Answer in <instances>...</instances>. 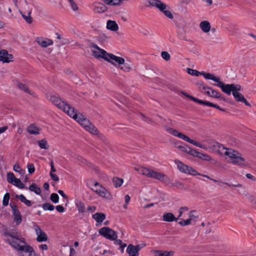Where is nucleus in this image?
<instances>
[{"mask_svg": "<svg viewBox=\"0 0 256 256\" xmlns=\"http://www.w3.org/2000/svg\"><path fill=\"white\" fill-rule=\"evenodd\" d=\"M48 100L58 108L62 110L70 116L76 120L84 129L94 134H98V130L95 126L81 114H78L74 108L70 106L57 96L50 95Z\"/></svg>", "mask_w": 256, "mask_h": 256, "instance_id": "nucleus-1", "label": "nucleus"}, {"mask_svg": "<svg viewBox=\"0 0 256 256\" xmlns=\"http://www.w3.org/2000/svg\"><path fill=\"white\" fill-rule=\"evenodd\" d=\"M134 170L140 174L145 176L148 178H154L156 180L162 181L167 184H171L172 186H176L179 188H184V186L182 183L178 181L172 182L170 178L162 173L156 172L144 166L136 167Z\"/></svg>", "mask_w": 256, "mask_h": 256, "instance_id": "nucleus-2", "label": "nucleus"}, {"mask_svg": "<svg viewBox=\"0 0 256 256\" xmlns=\"http://www.w3.org/2000/svg\"><path fill=\"white\" fill-rule=\"evenodd\" d=\"M218 150L221 154L228 156L230 162L240 166L246 165V160L238 152L231 148H226L220 144H217Z\"/></svg>", "mask_w": 256, "mask_h": 256, "instance_id": "nucleus-3", "label": "nucleus"}, {"mask_svg": "<svg viewBox=\"0 0 256 256\" xmlns=\"http://www.w3.org/2000/svg\"><path fill=\"white\" fill-rule=\"evenodd\" d=\"M212 80L216 83V84L218 87L221 88L222 90L228 95H230L231 92L233 94L234 91H240L241 90V86L240 84H224L220 81V78L213 76Z\"/></svg>", "mask_w": 256, "mask_h": 256, "instance_id": "nucleus-4", "label": "nucleus"}, {"mask_svg": "<svg viewBox=\"0 0 256 256\" xmlns=\"http://www.w3.org/2000/svg\"><path fill=\"white\" fill-rule=\"evenodd\" d=\"M3 235L4 240L18 251L26 243L24 238H19L9 232H4Z\"/></svg>", "mask_w": 256, "mask_h": 256, "instance_id": "nucleus-5", "label": "nucleus"}, {"mask_svg": "<svg viewBox=\"0 0 256 256\" xmlns=\"http://www.w3.org/2000/svg\"><path fill=\"white\" fill-rule=\"evenodd\" d=\"M148 2L152 6L158 9L159 10L164 13L167 18L170 19H172L174 18V16L170 11L166 10L168 6L160 0H148Z\"/></svg>", "mask_w": 256, "mask_h": 256, "instance_id": "nucleus-6", "label": "nucleus"}, {"mask_svg": "<svg viewBox=\"0 0 256 256\" xmlns=\"http://www.w3.org/2000/svg\"><path fill=\"white\" fill-rule=\"evenodd\" d=\"M167 132H169L170 134H172L173 136H177V137L185 140L186 142H188L190 144H194L195 146H196L198 147H199V148H202L204 149L206 148V147L205 146L202 145V144H200V143L190 138L188 136L184 135V134H182L181 132H178L176 130L173 129L172 128H169L167 130Z\"/></svg>", "mask_w": 256, "mask_h": 256, "instance_id": "nucleus-7", "label": "nucleus"}, {"mask_svg": "<svg viewBox=\"0 0 256 256\" xmlns=\"http://www.w3.org/2000/svg\"><path fill=\"white\" fill-rule=\"evenodd\" d=\"M90 189L100 196L106 199H110L111 194L108 190L98 182H95Z\"/></svg>", "mask_w": 256, "mask_h": 256, "instance_id": "nucleus-8", "label": "nucleus"}, {"mask_svg": "<svg viewBox=\"0 0 256 256\" xmlns=\"http://www.w3.org/2000/svg\"><path fill=\"white\" fill-rule=\"evenodd\" d=\"M174 163L176 164L178 170L182 173L192 176H197L198 174V172L196 170L188 165L184 164L178 160H176Z\"/></svg>", "mask_w": 256, "mask_h": 256, "instance_id": "nucleus-9", "label": "nucleus"}, {"mask_svg": "<svg viewBox=\"0 0 256 256\" xmlns=\"http://www.w3.org/2000/svg\"><path fill=\"white\" fill-rule=\"evenodd\" d=\"M91 52L92 56L96 58L108 59L106 56L108 52L104 50L99 48L96 44L92 43L90 45Z\"/></svg>", "mask_w": 256, "mask_h": 256, "instance_id": "nucleus-10", "label": "nucleus"}, {"mask_svg": "<svg viewBox=\"0 0 256 256\" xmlns=\"http://www.w3.org/2000/svg\"><path fill=\"white\" fill-rule=\"evenodd\" d=\"M98 232L100 235L110 240L118 238L116 232L108 227H102L99 230Z\"/></svg>", "mask_w": 256, "mask_h": 256, "instance_id": "nucleus-11", "label": "nucleus"}, {"mask_svg": "<svg viewBox=\"0 0 256 256\" xmlns=\"http://www.w3.org/2000/svg\"><path fill=\"white\" fill-rule=\"evenodd\" d=\"M32 228L37 236V238H36V241L39 242H46L48 240V237L46 234L36 222H32Z\"/></svg>", "mask_w": 256, "mask_h": 256, "instance_id": "nucleus-12", "label": "nucleus"}, {"mask_svg": "<svg viewBox=\"0 0 256 256\" xmlns=\"http://www.w3.org/2000/svg\"><path fill=\"white\" fill-rule=\"evenodd\" d=\"M108 59H106L105 60L110 62L112 65L116 66L118 65H122L124 62V59L122 57L118 56L112 54H108L106 56Z\"/></svg>", "mask_w": 256, "mask_h": 256, "instance_id": "nucleus-13", "label": "nucleus"}, {"mask_svg": "<svg viewBox=\"0 0 256 256\" xmlns=\"http://www.w3.org/2000/svg\"><path fill=\"white\" fill-rule=\"evenodd\" d=\"M10 208L12 210V214L14 216V221L16 225H20L22 222V216L18 210L16 204H10Z\"/></svg>", "mask_w": 256, "mask_h": 256, "instance_id": "nucleus-14", "label": "nucleus"}, {"mask_svg": "<svg viewBox=\"0 0 256 256\" xmlns=\"http://www.w3.org/2000/svg\"><path fill=\"white\" fill-rule=\"evenodd\" d=\"M18 252L21 256H36L33 248L26 243Z\"/></svg>", "mask_w": 256, "mask_h": 256, "instance_id": "nucleus-15", "label": "nucleus"}, {"mask_svg": "<svg viewBox=\"0 0 256 256\" xmlns=\"http://www.w3.org/2000/svg\"><path fill=\"white\" fill-rule=\"evenodd\" d=\"M187 72L192 76H202L206 80H212L213 74L208 72H200L196 70H193L190 68H188L186 70Z\"/></svg>", "mask_w": 256, "mask_h": 256, "instance_id": "nucleus-16", "label": "nucleus"}, {"mask_svg": "<svg viewBox=\"0 0 256 256\" xmlns=\"http://www.w3.org/2000/svg\"><path fill=\"white\" fill-rule=\"evenodd\" d=\"M13 56L8 54V52L5 50H0V61L3 63H8L12 61Z\"/></svg>", "mask_w": 256, "mask_h": 256, "instance_id": "nucleus-17", "label": "nucleus"}, {"mask_svg": "<svg viewBox=\"0 0 256 256\" xmlns=\"http://www.w3.org/2000/svg\"><path fill=\"white\" fill-rule=\"evenodd\" d=\"M36 41L42 48H46L53 44L52 40L42 38H37Z\"/></svg>", "mask_w": 256, "mask_h": 256, "instance_id": "nucleus-18", "label": "nucleus"}, {"mask_svg": "<svg viewBox=\"0 0 256 256\" xmlns=\"http://www.w3.org/2000/svg\"><path fill=\"white\" fill-rule=\"evenodd\" d=\"M232 95L236 101L243 102L246 106H250V104L246 100L242 94L238 92V91H234Z\"/></svg>", "mask_w": 256, "mask_h": 256, "instance_id": "nucleus-19", "label": "nucleus"}, {"mask_svg": "<svg viewBox=\"0 0 256 256\" xmlns=\"http://www.w3.org/2000/svg\"><path fill=\"white\" fill-rule=\"evenodd\" d=\"M208 88L206 89V90H204V93L214 98H220L221 94L218 91L208 86Z\"/></svg>", "mask_w": 256, "mask_h": 256, "instance_id": "nucleus-20", "label": "nucleus"}, {"mask_svg": "<svg viewBox=\"0 0 256 256\" xmlns=\"http://www.w3.org/2000/svg\"><path fill=\"white\" fill-rule=\"evenodd\" d=\"M107 8L104 4L101 2H96L94 4V11L96 13H102L106 12Z\"/></svg>", "mask_w": 256, "mask_h": 256, "instance_id": "nucleus-21", "label": "nucleus"}, {"mask_svg": "<svg viewBox=\"0 0 256 256\" xmlns=\"http://www.w3.org/2000/svg\"><path fill=\"white\" fill-rule=\"evenodd\" d=\"M178 218H176L175 216L171 212L164 213L162 216V220L166 222H176Z\"/></svg>", "mask_w": 256, "mask_h": 256, "instance_id": "nucleus-22", "label": "nucleus"}, {"mask_svg": "<svg viewBox=\"0 0 256 256\" xmlns=\"http://www.w3.org/2000/svg\"><path fill=\"white\" fill-rule=\"evenodd\" d=\"M200 27L204 32H208L211 28L210 22L207 20H204L200 22Z\"/></svg>", "mask_w": 256, "mask_h": 256, "instance_id": "nucleus-23", "label": "nucleus"}, {"mask_svg": "<svg viewBox=\"0 0 256 256\" xmlns=\"http://www.w3.org/2000/svg\"><path fill=\"white\" fill-rule=\"evenodd\" d=\"M106 28L112 31L116 32L118 30V26L115 21L108 20L106 23Z\"/></svg>", "mask_w": 256, "mask_h": 256, "instance_id": "nucleus-24", "label": "nucleus"}, {"mask_svg": "<svg viewBox=\"0 0 256 256\" xmlns=\"http://www.w3.org/2000/svg\"><path fill=\"white\" fill-rule=\"evenodd\" d=\"M92 218L98 223H102L106 218V214L104 213L97 212L92 216Z\"/></svg>", "mask_w": 256, "mask_h": 256, "instance_id": "nucleus-25", "label": "nucleus"}, {"mask_svg": "<svg viewBox=\"0 0 256 256\" xmlns=\"http://www.w3.org/2000/svg\"><path fill=\"white\" fill-rule=\"evenodd\" d=\"M210 180H212L215 182H218V185L220 186H222V184H226L230 188L234 187V188H241L242 186V184L239 183H237L236 184H230L226 182H223L222 181L218 180L212 178Z\"/></svg>", "mask_w": 256, "mask_h": 256, "instance_id": "nucleus-26", "label": "nucleus"}, {"mask_svg": "<svg viewBox=\"0 0 256 256\" xmlns=\"http://www.w3.org/2000/svg\"><path fill=\"white\" fill-rule=\"evenodd\" d=\"M40 128L37 127L34 124H32L28 128L27 130L30 134L37 135L39 134Z\"/></svg>", "mask_w": 256, "mask_h": 256, "instance_id": "nucleus-27", "label": "nucleus"}, {"mask_svg": "<svg viewBox=\"0 0 256 256\" xmlns=\"http://www.w3.org/2000/svg\"><path fill=\"white\" fill-rule=\"evenodd\" d=\"M197 102L200 104H204V105H206V106H209L210 107H213V108H216L221 111H224V109L220 108L218 105L214 104L212 102H210L208 101H204V100H200L198 99Z\"/></svg>", "mask_w": 256, "mask_h": 256, "instance_id": "nucleus-28", "label": "nucleus"}, {"mask_svg": "<svg viewBox=\"0 0 256 256\" xmlns=\"http://www.w3.org/2000/svg\"><path fill=\"white\" fill-rule=\"evenodd\" d=\"M14 197L20 200L21 202H23L27 206H32V202L30 200H27L23 194H15Z\"/></svg>", "mask_w": 256, "mask_h": 256, "instance_id": "nucleus-29", "label": "nucleus"}, {"mask_svg": "<svg viewBox=\"0 0 256 256\" xmlns=\"http://www.w3.org/2000/svg\"><path fill=\"white\" fill-rule=\"evenodd\" d=\"M18 86L19 88L24 90V92L28 93V94L32 96H35L34 93L33 92L31 91L27 86L25 84L19 83L18 84Z\"/></svg>", "mask_w": 256, "mask_h": 256, "instance_id": "nucleus-30", "label": "nucleus"}, {"mask_svg": "<svg viewBox=\"0 0 256 256\" xmlns=\"http://www.w3.org/2000/svg\"><path fill=\"white\" fill-rule=\"evenodd\" d=\"M126 252L128 253L129 256H138V254L134 248V246L132 244L128 246Z\"/></svg>", "mask_w": 256, "mask_h": 256, "instance_id": "nucleus-31", "label": "nucleus"}, {"mask_svg": "<svg viewBox=\"0 0 256 256\" xmlns=\"http://www.w3.org/2000/svg\"><path fill=\"white\" fill-rule=\"evenodd\" d=\"M31 12V10L28 11L27 14H25L22 13V12H20V13L22 14V18L24 19L26 22L29 24H32V18L30 16Z\"/></svg>", "mask_w": 256, "mask_h": 256, "instance_id": "nucleus-32", "label": "nucleus"}, {"mask_svg": "<svg viewBox=\"0 0 256 256\" xmlns=\"http://www.w3.org/2000/svg\"><path fill=\"white\" fill-rule=\"evenodd\" d=\"M174 252L172 251L156 250L155 252L154 256H172Z\"/></svg>", "mask_w": 256, "mask_h": 256, "instance_id": "nucleus-33", "label": "nucleus"}, {"mask_svg": "<svg viewBox=\"0 0 256 256\" xmlns=\"http://www.w3.org/2000/svg\"><path fill=\"white\" fill-rule=\"evenodd\" d=\"M76 206L80 213H84L85 212L86 206L82 202L80 201L76 202Z\"/></svg>", "mask_w": 256, "mask_h": 256, "instance_id": "nucleus-34", "label": "nucleus"}, {"mask_svg": "<svg viewBox=\"0 0 256 256\" xmlns=\"http://www.w3.org/2000/svg\"><path fill=\"white\" fill-rule=\"evenodd\" d=\"M28 189L34 192L36 194H41V189L40 188L36 186L35 184H32L30 186Z\"/></svg>", "mask_w": 256, "mask_h": 256, "instance_id": "nucleus-35", "label": "nucleus"}, {"mask_svg": "<svg viewBox=\"0 0 256 256\" xmlns=\"http://www.w3.org/2000/svg\"><path fill=\"white\" fill-rule=\"evenodd\" d=\"M112 182L114 183V185L116 188H118L120 186L123 182L124 180L122 178H119L118 177H114L112 179Z\"/></svg>", "mask_w": 256, "mask_h": 256, "instance_id": "nucleus-36", "label": "nucleus"}, {"mask_svg": "<svg viewBox=\"0 0 256 256\" xmlns=\"http://www.w3.org/2000/svg\"><path fill=\"white\" fill-rule=\"evenodd\" d=\"M122 66H120V69L124 72H128L132 70V64L124 62V64H122Z\"/></svg>", "mask_w": 256, "mask_h": 256, "instance_id": "nucleus-37", "label": "nucleus"}, {"mask_svg": "<svg viewBox=\"0 0 256 256\" xmlns=\"http://www.w3.org/2000/svg\"><path fill=\"white\" fill-rule=\"evenodd\" d=\"M196 85L198 86L200 90L203 92H204V90H206V89L208 88V86L206 85L203 82L200 81V80L198 81L196 83Z\"/></svg>", "mask_w": 256, "mask_h": 256, "instance_id": "nucleus-38", "label": "nucleus"}, {"mask_svg": "<svg viewBox=\"0 0 256 256\" xmlns=\"http://www.w3.org/2000/svg\"><path fill=\"white\" fill-rule=\"evenodd\" d=\"M38 144L39 146L42 149L47 150L49 148V146L48 144V142L45 139H42V140H39L38 142Z\"/></svg>", "mask_w": 256, "mask_h": 256, "instance_id": "nucleus-39", "label": "nucleus"}, {"mask_svg": "<svg viewBox=\"0 0 256 256\" xmlns=\"http://www.w3.org/2000/svg\"><path fill=\"white\" fill-rule=\"evenodd\" d=\"M39 206H42L44 210L52 211L54 209V206L49 203H44L42 205H40Z\"/></svg>", "mask_w": 256, "mask_h": 256, "instance_id": "nucleus-40", "label": "nucleus"}, {"mask_svg": "<svg viewBox=\"0 0 256 256\" xmlns=\"http://www.w3.org/2000/svg\"><path fill=\"white\" fill-rule=\"evenodd\" d=\"M13 170L14 172H18L20 175L22 176L25 174V170L22 169L18 164H15L14 166Z\"/></svg>", "mask_w": 256, "mask_h": 256, "instance_id": "nucleus-41", "label": "nucleus"}, {"mask_svg": "<svg viewBox=\"0 0 256 256\" xmlns=\"http://www.w3.org/2000/svg\"><path fill=\"white\" fill-rule=\"evenodd\" d=\"M247 198L248 202L252 204V207L256 208V197L252 195L249 194L247 196Z\"/></svg>", "mask_w": 256, "mask_h": 256, "instance_id": "nucleus-42", "label": "nucleus"}, {"mask_svg": "<svg viewBox=\"0 0 256 256\" xmlns=\"http://www.w3.org/2000/svg\"><path fill=\"white\" fill-rule=\"evenodd\" d=\"M16 178L15 177L14 174L12 172H10L7 174V181L9 183L12 184Z\"/></svg>", "mask_w": 256, "mask_h": 256, "instance_id": "nucleus-43", "label": "nucleus"}, {"mask_svg": "<svg viewBox=\"0 0 256 256\" xmlns=\"http://www.w3.org/2000/svg\"><path fill=\"white\" fill-rule=\"evenodd\" d=\"M198 158H200L202 160H206V161H210L211 160V158L209 155L206 154H202L201 152L199 153L198 156Z\"/></svg>", "mask_w": 256, "mask_h": 256, "instance_id": "nucleus-44", "label": "nucleus"}, {"mask_svg": "<svg viewBox=\"0 0 256 256\" xmlns=\"http://www.w3.org/2000/svg\"><path fill=\"white\" fill-rule=\"evenodd\" d=\"M113 240L114 241V244L120 246V248L122 249V252H123L124 248L126 246V244H123L122 240L117 239V238Z\"/></svg>", "mask_w": 256, "mask_h": 256, "instance_id": "nucleus-45", "label": "nucleus"}, {"mask_svg": "<svg viewBox=\"0 0 256 256\" xmlns=\"http://www.w3.org/2000/svg\"><path fill=\"white\" fill-rule=\"evenodd\" d=\"M10 198V194L8 192H6L4 195V196L3 198L2 204L4 206H6L8 205Z\"/></svg>", "mask_w": 256, "mask_h": 256, "instance_id": "nucleus-46", "label": "nucleus"}, {"mask_svg": "<svg viewBox=\"0 0 256 256\" xmlns=\"http://www.w3.org/2000/svg\"><path fill=\"white\" fill-rule=\"evenodd\" d=\"M50 200L54 203L56 204L58 202L59 196L58 194L56 193H52L50 196Z\"/></svg>", "mask_w": 256, "mask_h": 256, "instance_id": "nucleus-47", "label": "nucleus"}, {"mask_svg": "<svg viewBox=\"0 0 256 256\" xmlns=\"http://www.w3.org/2000/svg\"><path fill=\"white\" fill-rule=\"evenodd\" d=\"M69 4L74 11H77L78 10L77 4L74 2V0H68Z\"/></svg>", "mask_w": 256, "mask_h": 256, "instance_id": "nucleus-48", "label": "nucleus"}, {"mask_svg": "<svg viewBox=\"0 0 256 256\" xmlns=\"http://www.w3.org/2000/svg\"><path fill=\"white\" fill-rule=\"evenodd\" d=\"M192 218H188L186 220H182L178 222V224L181 226H186L191 224Z\"/></svg>", "mask_w": 256, "mask_h": 256, "instance_id": "nucleus-49", "label": "nucleus"}, {"mask_svg": "<svg viewBox=\"0 0 256 256\" xmlns=\"http://www.w3.org/2000/svg\"><path fill=\"white\" fill-rule=\"evenodd\" d=\"M12 184L20 188H24V184L21 182L20 180L18 178H16L15 181L12 183Z\"/></svg>", "mask_w": 256, "mask_h": 256, "instance_id": "nucleus-50", "label": "nucleus"}, {"mask_svg": "<svg viewBox=\"0 0 256 256\" xmlns=\"http://www.w3.org/2000/svg\"><path fill=\"white\" fill-rule=\"evenodd\" d=\"M188 210V207L186 206H182V207H180L179 209H178V213H179V214H178V216L177 218H178V220H180V217L182 216V214L185 212H186Z\"/></svg>", "mask_w": 256, "mask_h": 256, "instance_id": "nucleus-51", "label": "nucleus"}, {"mask_svg": "<svg viewBox=\"0 0 256 256\" xmlns=\"http://www.w3.org/2000/svg\"><path fill=\"white\" fill-rule=\"evenodd\" d=\"M178 148L182 152H186L188 154H189V151L190 149V148L189 147L188 145H184V146H178Z\"/></svg>", "mask_w": 256, "mask_h": 256, "instance_id": "nucleus-52", "label": "nucleus"}, {"mask_svg": "<svg viewBox=\"0 0 256 256\" xmlns=\"http://www.w3.org/2000/svg\"><path fill=\"white\" fill-rule=\"evenodd\" d=\"M162 57L166 61L170 60V54L167 52H162L161 53Z\"/></svg>", "mask_w": 256, "mask_h": 256, "instance_id": "nucleus-53", "label": "nucleus"}, {"mask_svg": "<svg viewBox=\"0 0 256 256\" xmlns=\"http://www.w3.org/2000/svg\"><path fill=\"white\" fill-rule=\"evenodd\" d=\"M27 168L28 169V172L30 174H32L35 171V168L34 165L32 164H28L27 166Z\"/></svg>", "mask_w": 256, "mask_h": 256, "instance_id": "nucleus-54", "label": "nucleus"}, {"mask_svg": "<svg viewBox=\"0 0 256 256\" xmlns=\"http://www.w3.org/2000/svg\"><path fill=\"white\" fill-rule=\"evenodd\" d=\"M199 153H200V152L196 151V150H194V149H192L190 148V150L189 151L188 154L192 156H193L198 158V156Z\"/></svg>", "mask_w": 256, "mask_h": 256, "instance_id": "nucleus-55", "label": "nucleus"}, {"mask_svg": "<svg viewBox=\"0 0 256 256\" xmlns=\"http://www.w3.org/2000/svg\"><path fill=\"white\" fill-rule=\"evenodd\" d=\"M50 176L51 178L55 181V182H58L59 180V178L58 176L54 173H50Z\"/></svg>", "mask_w": 256, "mask_h": 256, "instance_id": "nucleus-56", "label": "nucleus"}, {"mask_svg": "<svg viewBox=\"0 0 256 256\" xmlns=\"http://www.w3.org/2000/svg\"><path fill=\"white\" fill-rule=\"evenodd\" d=\"M56 210L59 212H64V208L61 205H58L56 206Z\"/></svg>", "mask_w": 256, "mask_h": 256, "instance_id": "nucleus-57", "label": "nucleus"}, {"mask_svg": "<svg viewBox=\"0 0 256 256\" xmlns=\"http://www.w3.org/2000/svg\"><path fill=\"white\" fill-rule=\"evenodd\" d=\"M50 173H54L56 172V169L54 168V162L52 160H51L50 162Z\"/></svg>", "mask_w": 256, "mask_h": 256, "instance_id": "nucleus-58", "label": "nucleus"}, {"mask_svg": "<svg viewBox=\"0 0 256 256\" xmlns=\"http://www.w3.org/2000/svg\"><path fill=\"white\" fill-rule=\"evenodd\" d=\"M246 177L248 178V179H250L253 181H255L256 180V178L252 176V174H246Z\"/></svg>", "mask_w": 256, "mask_h": 256, "instance_id": "nucleus-59", "label": "nucleus"}, {"mask_svg": "<svg viewBox=\"0 0 256 256\" xmlns=\"http://www.w3.org/2000/svg\"><path fill=\"white\" fill-rule=\"evenodd\" d=\"M39 248L40 250H48V246L46 244H42L39 246Z\"/></svg>", "mask_w": 256, "mask_h": 256, "instance_id": "nucleus-60", "label": "nucleus"}, {"mask_svg": "<svg viewBox=\"0 0 256 256\" xmlns=\"http://www.w3.org/2000/svg\"><path fill=\"white\" fill-rule=\"evenodd\" d=\"M58 192L64 198L67 199L68 198V196L65 194L64 192L62 190H59L58 191Z\"/></svg>", "mask_w": 256, "mask_h": 256, "instance_id": "nucleus-61", "label": "nucleus"}, {"mask_svg": "<svg viewBox=\"0 0 256 256\" xmlns=\"http://www.w3.org/2000/svg\"><path fill=\"white\" fill-rule=\"evenodd\" d=\"M88 210L92 212H94L96 210V207L94 206H90L88 208Z\"/></svg>", "mask_w": 256, "mask_h": 256, "instance_id": "nucleus-62", "label": "nucleus"}, {"mask_svg": "<svg viewBox=\"0 0 256 256\" xmlns=\"http://www.w3.org/2000/svg\"><path fill=\"white\" fill-rule=\"evenodd\" d=\"M8 128L7 126H4L3 127H0V134L5 132Z\"/></svg>", "mask_w": 256, "mask_h": 256, "instance_id": "nucleus-63", "label": "nucleus"}, {"mask_svg": "<svg viewBox=\"0 0 256 256\" xmlns=\"http://www.w3.org/2000/svg\"><path fill=\"white\" fill-rule=\"evenodd\" d=\"M143 118L142 120L148 123H152V120L148 118H147L146 116H142Z\"/></svg>", "mask_w": 256, "mask_h": 256, "instance_id": "nucleus-64", "label": "nucleus"}]
</instances>
